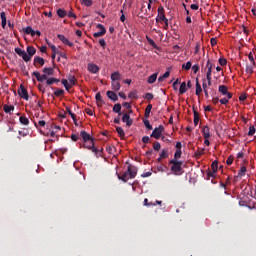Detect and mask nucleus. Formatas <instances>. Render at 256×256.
Listing matches in <instances>:
<instances>
[{"label":"nucleus","mask_w":256,"mask_h":256,"mask_svg":"<svg viewBox=\"0 0 256 256\" xmlns=\"http://www.w3.org/2000/svg\"><path fill=\"white\" fill-rule=\"evenodd\" d=\"M255 133H256L255 127H254V126H251V127L249 128V133H248V135H249V136H253Z\"/></svg>","instance_id":"obj_52"},{"label":"nucleus","mask_w":256,"mask_h":256,"mask_svg":"<svg viewBox=\"0 0 256 256\" xmlns=\"http://www.w3.org/2000/svg\"><path fill=\"white\" fill-rule=\"evenodd\" d=\"M39 64L40 66L45 65V58H41V56H35L34 58V66H37Z\"/></svg>","instance_id":"obj_15"},{"label":"nucleus","mask_w":256,"mask_h":256,"mask_svg":"<svg viewBox=\"0 0 256 256\" xmlns=\"http://www.w3.org/2000/svg\"><path fill=\"white\" fill-rule=\"evenodd\" d=\"M116 131L119 134V136L121 137V139H123L125 137L124 130L121 127H116Z\"/></svg>","instance_id":"obj_42"},{"label":"nucleus","mask_w":256,"mask_h":256,"mask_svg":"<svg viewBox=\"0 0 256 256\" xmlns=\"http://www.w3.org/2000/svg\"><path fill=\"white\" fill-rule=\"evenodd\" d=\"M206 81L208 82V86L212 85V76H206Z\"/></svg>","instance_id":"obj_61"},{"label":"nucleus","mask_w":256,"mask_h":256,"mask_svg":"<svg viewBox=\"0 0 256 256\" xmlns=\"http://www.w3.org/2000/svg\"><path fill=\"white\" fill-rule=\"evenodd\" d=\"M81 5H84L86 7H91L93 4L92 0H80Z\"/></svg>","instance_id":"obj_36"},{"label":"nucleus","mask_w":256,"mask_h":256,"mask_svg":"<svg viewBox=\"0 0 256 256\" xmlns=\"http://www.w3.org/2000/svg\"><path fill=\"white\" fill-rule=\"evenodd\" d=\"M246 172H247V168L245 166H243V167H241V170L239 171L238 175L241 177L245 176Z\"/></svg>","instance_id":"obj_48"},{"label":"nucleus","mask_w":256,"mask_h":256,"mask_svg":"<svg viewBox=\"0 0 256 256\" xmlns=\"http://www.w3.org/2000/svg\"><path fill=\"white\" fill-rule=\"evenodd\" d=\"M57 38H58L64 45H67V46H69V47H72V46H73V42H70V41L68 40V38H67L65 35H63V34H58V35H57Z\"/></svg>","instance_id":"obj_10"},{"label":"nucleus","mask_w":256,"mask_h":256,"mask_svg":"<svg viewBox=\"0 0 256 256\" xmlns=\"http://www.w3.org/2000/svg\"><path fill=\"white\" fill-rule=\"evenodd\" d=\"M143 123H144L145 127H146L148 130H152V129H153V128H152V125L150 124V122H149V120H148V118L144 119V120H143Z\"/></svg>","instance_id":"obj_43"},{"label":"nucleus","mask_w":256,"mask_h":256,"mask_svg":"<svg viewBox=\"0 0 256 256\" xmlns=\"http://www.w3.org/2000/svg\"><path fill=\"white\" fill-rule=\"evenodd\" d=\"M47 123L45 122V121H39L38 122V125H37V123H35L34 125H35V127L37 128V127H45V125H46Z\"/></svg>","instance_id":"obj_58"},{"label":"nucleus","mask_w":256,"mask_h":256,"mask_svg":"<svg viewBox=\"0 0 256 256\" xmlns=\"http://www.w3.org/2000/svg\"><path fill=\"white\" fill-rule=\"evenodd\" d=\"M95 99L97 101V106L102 107V104H104V102H103V98H102L100 92H97Z\"/></svg>","instance_id":"obj_21"},{"label":"nucleus","mask_w":256,"mask_h":256,"mask_svg":"<svg viewBox=\"0 0 256 256\" xmlns=\"http://www.w3.org/2000/svg\"><path fill=\"white\" fill-rule=\"evenodd\" d=\"M106 95H107V97H108L110 100H112V101H114V102L118 101V96H117V94H115V92H112V90H108V92L106 93Z\"/></svg>","instance_id":"obj_16"},{"label":"nucleus","mask_w":256,"mask_h":256,"mask_svg":"<svg viewBox=\"0 0 256 256\" xmlns=\"http://www.w3.org/2000/svg\"><path fill=\"white\" fill-rule=\"evenodd\" d=\"M111 87L113 91H119L121 88L120 82L118 81H112L111 82Z\"/></svg>","instance_id":"obj_23"},{"label":"nucleus","mask_w":256,"mask_h":256,"mask_svg":"<svg viewBox=\"0 0 256 256\" xmlns=\"http://www.w3.org/2000/svg\"><path fill=\"white\" fill-rule=\"evenodd\" d=\"M212 171L217 172L218 171V162L214 161L211 165Z\"/></svg>","instance_id":"obj_49"},{"label":"nucleus","mask_w":256,"mask_h":256,"mask_svg":"<svg viewBox=\"0 0 256 256\" xmlns=\"http://www.w3.org/2000/svg\"><path fill=\"white\" fill-rule=\"evenodd\" d=\"M160 20H166L165 9L161 5L158 7V15L156 17V22L158 23Z\"/></svg>","instance_id":"obj_7"},{"label":"nucleus","mask_w":256,"mask_h":256,"mask_svg":"<svg viewBox=\"0 0 256 256\" xmlns=\"http://www.w3.org/2000/svg\"><path fill=\"white\" fill-rule=\"evenodd\" d=\"M80 136H81V138H82L83 141H84V148H87V149H89V150H92V152H94L96 155H97L99 152H102V151H103V149L98 150V149L94 148L93 140L91 139L90 135H89L87 132L81 131Z\"/></svg>","instance_id":"obj_1"},{"label":"nucleus","mask_w":256,"mask_h":256,"mask_svg":"<svg viewBox=\"0 0 256 256\" xmlns=\"http://www.w3.org/2000/svg\"><path fill=\"white\" fill-rule=\"evenodd\" d=\"M201 93H202L201 84L199 83L198 78H196V95L200 96Z\"/></svg>","instance_id":"obj_27"},{"label":"nucleus","mask_w":256,"mask_h":256,"mask_svg":"<svg viewBox=\"0 0 256 256\" xmlns=\"http://www.w3.org/2000/svg\"><path fill=\"white\" fill-rule=\"evenodd\" d=\"M19 121H20V123H21L22 125H24V126L29 125V119H28L27 117H25V116H21V117L19 118Z\"/></svg>","instance_id":"obj_34"},{"label":"nucleus","mask_w":256,"mask_h":256,"mask_svg":"<svg viewBox=\"0 0 256 256\" xmlns=\"http://www.w3.org/2000/svg\"><path fill=\"white\" fill-rule=\"evenodd\" d=\"M119 180H122L123 182H127L130 178L129 172L128 170L126 172H124V174L122 176L118 175Z\"/></svg>","instance_id":"obj_19"},{"label":"nucleus","mask_w":256,"mask_h":256,"mask_svg":"<svg viewBox=\"0 0 256 256\" xmlns=\"http://www.w3.org/2000/svg\"><path fill=\"white\" fill-rule=\"evenodd\" d=\"M68 81H69L71 87L76 85V78H75V76H71V75L68 76Z\"/></svg>","instance_id":"obj_41"},{"label":"nucleus","mask_w":256,"mask_h":256,"mask_svg":"<svg viewBox=\"0 0 256 256\" xmlns=\"http://www.w3.org/2000/svg\"><path fill=\"white\" fill-rule=\"evenodd\" d=\"M153 149L155 151H159L161 149V145L159 142H155L154 145H153Z\"/></svg>","instance_id":"obj_54"},{"label":"nucleus","mask_w":256,"mask_h":256,"mask_svg":"<svg viewBox=\"0 0 256 256\" xmlns=\"http://www.w3.org/2000/svg\"><path fill=\"white\" fill-rule=\"evenodd\" d=\"M127 171L129 173V177L131 179H134L137 175V168L132 166V165H129L128 168H127Z\"/></svg>","instance_id":"obj_11"},{"label":"nucleus","mask_w":256,"mask_h":256,"mask_svg":"<svg viewBox=\"0 0 256 256\" xmlns=\"http://www.w3.org/2000/svg\"><path fill=\"white\" fill-rule=\"evenodd\" d=\"M119 80H121V74L119 72H113V74H111V81Z\"/></svg>","instance_id":"obj_25"},{"label":"nucleus","mask_w":256,"mask_h":256,"mask_svg":"<svg viewBox=\"0 0 256 256\" xmlns=\"http://www.w3.org/2000/svg\"><path fill=\"white\" fill-rule=\"evenodd\" d=\"M178 84H181L180 78H177V80H175V82L173 83V88H174L175 90H177L176 85H178Z\"/></svg>","instance_id":"obj_60"},{"label":"nucleus","mask_w":256,"mask_h":256,"mask_svg":"<svg viewBox=\"0 0 256 256\" xmlns=\"http://www.w3.org/2000/svg\"><path fill=\"white\" fill-rule=\"evenodd\" d=\"M199 69H200V66H198V64H194V66H192V71L194 74H197Z\"/></svg>","instance_id":"obj_55"},{"label":"nucleus","mask_w":256,"mask_h":256,"mask_svg":"<svg viewBox=\"0 0 256 256\" xmlns=\"http://www.w3.org/2000/svg\"><path fill=\"white\" fill-rule=\"evenodd\" d=\"M57 15L60 17V18H65V16L67 15V12L65 9H62V8H59L57 10Z\"/></svg>","instance_id":"obj_33"},{"label":"nucleus","mask_w":256,"mask_h":256,"mask_svg":"<svg viewBox=\"0 0 256 256\" xmlns=\"http://www.w3.org/2000/svg\"><path fill=\"white\" fill-rule=\"evenodd\" d=\"M147 39H148L149 44H150L152 47L157 48V44L155 43V41H154L153 39H151V38H147Z\"/></svg>","instance_id":"obj_59"},{"label":"nucleus","mask_w":256,"mask_h":256,"mask_svg":"<svg viewBox=\"0 0 256 256\" xmlns=\"http://www.w3.org/2000/svg\"><path fill=\"white\" fill-rule=\"evenodd\" d=\"M0 18H1V26L2 29H5L7 27V14L5 11L0 12Z\"/></svg>","instance_id":"obj_12"},{"label":"nucleus","mask_w":256,"mask_h":256,"mask_svg":"<svg viewBox=\"0 0 256 256\" xmlns=\"http://www.w3.org/2000/svg\"><path fill=\"white\" fill-rule=\"evenodd\" d=\"M87 69L92 74L99 72V66H97V64H88Z\"/></svg>","instance_id":"obj_13"},{"label":"nucleus","mask_w":256,"mask_h":256,"mask_svg":"<svg viewBox=\"0 0 256 256\" xmlns=\"http://www.w3.org/2000/svg\"><path fill=\"white\" fill-rule=\"evenodd\" d=\"M71 139H72V141L77 142V141L79 140V136L76 135V134H73V135L71 136Z\"/></svg>","instance_id":"obj_63"},{"label":"nucleus","mask_w":256,"mask_h":256,"mask_svg":"<svg viewBox=\"0 0 256 256\" xmlns=\"http://www.w3.org/2000/svg\"><path fill=\"white\" fill-rule=\"evenodd\" d=\"M191 67H192V62H186V64H183L182 65V68L184 69V70H186V71H189L190 69H191Z\"/></svg>","instance_id":"obj_44"},{"label":"nucleus","mask_w":256,"mask_h":256,"mask_svg":"<svg viewBox=\"0 0 256 256\" xmlns=\"http://www.w3.org/2000/svg\"><path fill=\"white\" fill-rule=\"evenodd\" d=\"M164 130H165V128L162 125H160L158 128L154 129V131L151 134V137L155 138L157 140L160 139Z\"/></svg>","instance_id":"obj_5"},{"label":"nucleus","mask_w":256,"mask_h":256,"mask_svg":"<svg viewBox=\"0 0 256 256\" xmlns=\"http://www.w3.org/2000/svg\"><path fill=\"white\" fill-rule=\"evenodd\" d=\"M123 117H122V122L123 123H126V126L129 128L132 126L133 124V120L130 118V115L129 113H125V114H122Z\"/></svg>","instance_id":"obj_9"},{"label":"nucleus","mask_w":256,"mask_h":256,"mask_svg":"<svg viewBox=\"0 0 256 256\" xmlns=\"http://www.w3.org/2000/svg\"><path fill=\"white\" fill-rule=\"evenodd\" d=\"M246 73L252 75L254 73V66L253 64H250V66L247 64L246 66Z\"/></svg>","instance_id":"obj_38"},{"label":"nucleus","mask_w":256,"mask_h":256,"mask_svg":"<svg viewBox=\"0 0 256 256\" xmlns=\"http://www.w3.org/2000/svg\"><path fill=\"white\" fill-rule=\"evenodd\" d=\"M26 51H27L28 56L30 57V61H31V58L33 56H35V54L37 53V49L34 48V46H27Z\"/></svg>","instance_id":"obj_14"},{"label":"nucleus","mask_w":256,"mask_h":256,"mask_svg":"<svg viewBox=\"0 0 256 256\" xmlns=\"http://www.w3.org/2000/svg\"><path fill=\"white\" fill-rule=\"evenodd\" d=\"M128 97H129V99H138L139 98V96H138V92H137V90H133L132 92H130L129 94H128Z\"/></svg>","instance_id":"obj_32"},{"label":"nucleus","mask_w":256,"mask_h":256,"mask_svg":"<svg viewBox=\"0 0 256 256\" xmlns=\"http://www.w3.org/2000/svg\"><path fill=\"white\" fill-rule=\"evenodd\" d=\"M55 82H54V78H47L46 79V84L48 85V86H51V85H53Z\"/></svg>","instance_id":"obj_56"},{"label":"nucleus","mask_w":256,"mask_h":256,"mask_svg":"<svg viewBox=\"0 0 256 256\" xmlns=\"http://www.w3.org/2000/svg\"><path fill=\"white\" fill-rule=\"evenodd\" d=\"M99 44H100V46H101L103 49H105V47H106V41H105L104 38H101V39L99 40Z\"/></svg>","instance_id":"obj_57"},{"label":"nucleus","mask_w":256,"mask_h":256,"mask_svg":"<svg viewBox=\"0 0 256 256\" xmlns=\"http://www.w3.org/2000/svg\"><path fill=\"white\" fill-rule=\"evenodd\" d=\"M161 158L166 159L169 157V150L168 149H163L161 154H160Z\"/></svg>","instance_id":"obj_39"},{"label":"nucleus","mask_w":256,"mask_h":256,"mask_svg":"<svg viewBox=\"0 0 256 256\" xmlns=\"http://www.w3.org/2000/svg\"><path fill=\"white\" fill-rule=\"evenodd\" d=\"M248 57H249V60H250L251 64H252L253 66H255V65H256V62H255V60H254L253 52H250V54H249Z\"/></svg>","instance_id":"obj_51"},{"label":"nucleus","mask_w":256,"mask_h":256,"mask_svg":"<svg viewBox=\"0 0 256 256\" xmlns=\"http://www.w3.org/2000/svg\"><path fill=\"white\" fill-rule=\"evenodd\" d=\"M233 161H234L233 157L230 156V157L227 159V165H228V166L232 165V164H233Z\"/></svg>","instance_id":"obj_62"},{"label":"nucleus","mask_w":256,"mask_h":256,"mask_svg":"<svg viewBox=\"0 0 256 256\" xmlns=\"http://www.w3.org/2000/svg\"><path fill=\"white\" fill-rule=\"evenodd\" d=\"M193 113H194V125L197 126L200 121V115L197 112V110H195L194 107H193Z\"/></svg>","instance_id":"obj_22"},{"label":"nucleus","mask_w":256,"mask_h":256,"mask_svg":"<svg viewBox=\"0 0 256 256\" xmlns=\"http://www.w3.org/2000/svg\"><path fill=\"white\" fill-rule=\"evenodd\" d=\"M229 99L228 96H226V98H221V100H219V102L222 104V105H227L229 103Z\"/></svg>","instance_id":"obj_50"},{"label":"nucleus","mask_w":256,"mask_h":256,"mask_svg":"<svg viewBox=\"0 0 256 256\" xmlns=\"http://www.w3.org/2000/svg\"><path fill=\"white\" fill-rule=\"evenodd\" d=\"M15 110V106H9L7 104H5L4 108H3V111L6 113V114H9L11 113V111H14Z\"/></svg>","instance_id":"obj_30"},{"label":"nucleus","mask_w":256,"mask_h":256,"mask_svg":"<svg viewBox=\"0 0 256 256\" xmlns=\"http://www.w3.org/2000/svg\"><path fill=\"white\" fill-rule=\"evenodd\" d=\"M152 108H153L152 104H148V106H146L145 115H144L146 119L150 117Z\"/></svg>","instance_id":"obj_26"},{"label":"nucleus","mask_w":256,"mask_h":256,"mask_svg":"<svg viewBox=\"0 0 256 256\" xmlns=\"http://www.w3.org/2000/svg\"><path fill=\"white\" fill-rule=\"evenodd\" d=\"M42 72L44 74L41 75L40 72H33V76L36 78L38 82L43 83L45 80H47V76H53L54 70L52 68H43Z\"/></svg>","instance_id":"obj_2"},{"label":"nucleus","mask_w":256,"mask_h":256,"mask_svg":"<svg viewBox=\"0 0 256 256\" xmlns=\"http://www.w3.org/2000/svg\"><path fill=\"white\" fill-rule=\"evenodd\" d=\"M181 155H182V151L181 150H176L175 155H174V159H172V160L178 161V159L181 158Z\"/></svg>","instance_id":"obj_45"},{"label":"nucleus","mask_w":256,"mask_h":256,"mask_svg":"<svg viewBox=\"0 0 256 256\" xmlns=\"http://www.w3.org/2000/svg\"><path fill=\"white\" fill-rule=\"evenodd\" d=\"M170 164L172 165L171 171H172L174 174L177 175L180 171H182V165H183V162H182V161L171 160V161H170Z\"/></svg>","instance_id":"obj_3"},{"label":"nucleus","mask_w":256,"mask_h":256,"mask_svg":"<svg viewBox=\"0 0 256 256\" xmlns=\"http://www.w3.org/2000/svg\"><path fill=\"white\" fill-rule=\"evenodd\" d=\"M18 95L20 98L24 100H29V92H27V88L21 84L20 88H18Z\"/></svg>","instance_id":"obj_4"},{"label":"nucleus","mask_w":256,"mask_h":256,"mask_svg":"<svg viewBox=\"0 0 256 256\" xmlns=\"http://www.w3.org/2000/svg\"><path fill=\"white\" fill-rule=\"evenodd\" d=\"M218 91H219L222 95L227 96L228 99H232V97H233L232 92H228L227 86H224V85L219 86V90H218Z\"/></svg>","instance_id":"obj_8"},{"label":"nucleus","mask_w":256,"mask_h":256,"mask_svg":"<svg viewBox=\"0 0 256 256\" xmlns=\"http://www.w3.org/2000/svg\"><path fill=\"white\" fill-rule=\"evenodd\" d=\"M20 57L27 63L31 61V56L25 52V50L21 53Z\"/></svg>","instance_id":"obj_31"},{"label":"nucleus","mask_w":256,"mask_h":256,"mask_svg":"<svg viewBox=\"0 0 256 256\" xmlns=\"http://www.w3.org/2000/svg\"><path fill=\"white\" fill-rule=\"evenodd\" d=\"M23 31L25 34L35 37V30L33 29V27L27 26V27L23 28Z\"/></svg>","instance_id":"obj_18"},{"label":"nucleus","mask_w":256,"mask_h":256,"mask_svg":"<svg viewBox=\"0 0 256 256\" xmlns=\"http://www.w3.org/2000/svg\"><path fill=\"white\" fill-rule=\"evenodd\" d=\"M121 109H122L121 104H115V105L113 106V112H114V113H117L119 116H122V115H123V113L121 112Z\"/></svg>","instance_id":"obj_20"},{"label":"nucleus","mask_w":256,"mask_h":256,"mask_svg":"<svg viewBox=\"0 0 256 256\" xmlns=\"http://www.w3.org/2000/svg\"><path fill=\"white\" fill-rule=\"evenodd\" d=\"M204 151H205V149L198 150V151L195 153L196 159H200V157L204 154Z\"/></svg>","instance_id":"obj_47"},{"label":"nucleus","mask_w":256,"mask_h":256,"mask_svg":"<svg viewBox=\"0 0 256 256\" xmlns=\"http://www.w3.org/2000/svg\"><path fill=\"white\" fill-rule=\"evenodd\" d=\"M219 64H220L222 67L226 66V65H227V60H226V58H220V59H219Z\"/></svg>","instance_id":"obj_53"},{"label":"nucleus","mask_w":256,"mask_h":256,"mask_svg":"<svg viewBox=\"0 0 256 256\" xmlns=\"http://www.w3.org/2000/svg\"><path fill=\"white\" fill-rule=\"evenodd\" d=\"M97 29H99L100 31L98 32H95L93 34L94 38H99V37H102L106 34V29H105V26L101 23L97 24Z\"/></svg>","instance_id":"obj_6"},{"label":"nucleus","mask_w":256,"mask_h":256,"mask_svg":"<svg viewBox=\"0 0 256 256\" xmlns=\"http://www.w3.org/2000/svg\"><path fill=\"white\" fill-rule=\"evenodd\" d=\"M149 140H150V138H149L148 136H145V137L142 138V142H143L144 144L149 143Z\"/></svg>","instance_id":"obj_64"},{"label":"nucleus","mask_w":256,"mask_h":256,"mask_svg":"<svg viewBox=\"0 0 256 256\" xmlns=\"http://www.w3.org/2000/svg\"><path fill=\"white\" fill-rule=\"evenodd\" d=\"M186 91H187V84H186V82H182V84H181V86L179 88V93L181 95H183V94L186 93Z\"/></svg>","instance_id":"obj_28"},{"label":"nucleus","mask_w":256,"mask_h":256,"mask_svg":"<svg viewBox=\"0 0 256 256\" xmlns=\"http://www.w3.org/2000/svg\"><path fill=\"white\" fill-rule=\"evenodd\" d=\"M156 79H157V74H152L151 76H149L147 82L149 84H153V83H155Z\"/></svg>","instance_id":"obj_37"},{"label":"nucleus","mask_w":256,"mask_h":256,"mask_svg":"<svg viewBox=\"0 0 256 256\" xmlns=\"http://www.w3.org/2000/svg\"><path fill=\"white\" fill-rule=\"evenodd\" d=\"M214 67V64L210 62V60H207L206 68L208 69L206 77H212V69Z\"/></svg>","instance_id":"obj_17"},{"label":"nucleus","mask_w":256,"mask_h":256,"mask_svg":"<svg viewBox=\"0 0 256 256\" xmlns=\"http://www.w3.org/2000/svg\"><path fill=\"white\" fill-rule=\"evenodd\" d=\"M61 83L65 87L66 91L69 92V90L71 89V84L68 83V80L63 79L61 80Z\"/></svg>","instance_id":"obj_35"},{"label":"nucleus","mask_w":256,"mask_h":256,"mask_svg":"<svg viewBox=\"0 0 256 256\" xmlns=\"http://www.w3.org/2000/svg\"><path fill=\"white\" fill-rule=\"evenodd\" d=\"M64 93H65L64 90L58 89V90H56V91L54 92V96L60 97V96H63Z\"/></svg>","instance_id":"obj_46"},{"label":"nucleus","mask_w":256,"mask_h":256,"mask_svg":"<svg viewBox=\"0 0 256 256\" xmlns=\"http://www.w3.org/2000/svg\"><path fill=\"white\" fill-rule=\"evenodd\" d=\"M203 137H204V139H209L210 138V129H209V127L208 126H205L204 128H203Z\"/></svg>","instance_id":"obj_24"},{"label":"nucleus","mask_w":256,"mask_h":256,"mask_svg":"<svg viewBox=\"0 0 256 256\" xmlns=\"http://www.w3.org/2000/svg\"><path fill=\"white\" fill-rule=\"evenodd\" d=\"M169 76H170V72L169 70H167L165 74H163V76H159L158 82L162 83L165 79L169 78Z\"/></svg>","instance_id":"obj_29"},{"label":"nucleus","mask_w":256,"mask_h":256,"mask_svg":"<svg viewBox=\"0 0 256 256\" xmlns=\"http://www.w3.org/2000/svg\"><path fill=\"white\" fill-rule=\"evenodd\" d=\"M143 98L150 102L151 100L154 99V95L151 94V92H147L146 94H144Z\"/></svg>","instance_id":"obj_40"}]
</instances>
